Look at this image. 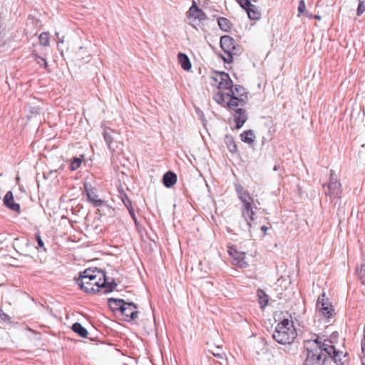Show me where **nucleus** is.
<instances>
[{
    "label": "nucleus",
    "mask_w": 365,
    "mask_h": 365,
    "mask_svg": "<svg viewBox=\"0 0 365 365\" xmlns=\"http://www.w3.org/2000/svg\"><path fill=\"white\" fill-rule=\"evenodd\" d=\"M304 346L307 350V357L304 365H327L333 361L336 365H345L349 363L348 354L336 349L332 341L319 340L318 336L304 340Z\"/></svg>",
    "instance_id": "nucleus-1"
},
{
    "label": "nucleus",
    "mask_w": 365,
    "mask_h": 365,
    "mask_svg": "<svg viewBox=\"0 0 365 365\" xmlns=\"http://www.w3.org/2000/svg\"><path fill=\"white\" fill-rule=\"evenodd\" d=\"M297 333L294 322L288 319H284L275 327L272 338L282 345L291 344L297 338Z\"/></svg>",
    "instance_id": "nucleus-2"
},
{
    "label": "nucleus",
    "mask_w": 365,
    "mask_h": 365,
    "mask_svg": "<svg viewBox=\"0 0 365 365\" xmlns=\"http://www.w3.org/2000/svg\"><path fill=\"white\" fill-rule=\"evenodd\" d=\"M334 314V309L325 293L321 294L316 304L315 317H319V321L328 324L331 322Z\"/></svg>",
    "instance_id": "nucleus-3"
},
{
    "label": "nucleus",
    "mask_w": 365,
    "mask_h": 365,
    "mask_svg": "<svg viewBox=\"0 0 365 365\" xmlns=\"http://www.w3.org/2000/svg\"><path fill=\"white\" fill-rule=\"evenodd\" d=\"M334 171L330 170L329 181L323 185L324 194L329 196L331 200L338 199L341 197V185L336 178H334Z\"/></svg>",
    "instance_id": "nucleus-4"
},
{
    "label": "nucleus",
    "mask_w": 365,
    "mask_h": 365,
    "mask_svg": "<svg viewBox=\"0 0 365 365\" xmlns=\"http://www.w3.org/2000/svg\"><path fill=\"white\" fill-rule=\"evenodd\" d=\"M106 272L101 269L95 267L94 269H86L83 272H80L79 278L77 279V284L79 287H83L88 284V281H94L99 278H105Z\"/></svg>",
    "instance_id": "nucleus-5"
},
{
    "label": "nucleus",
    "mask_w": 365,
    "mask_h": 365,
    "mask_svg": "<svg viewBox=\"0 0 365 365\" xmlns=\"http://www.w3.org/2000/svg\"><path fill=\"white\" fill-rule=\"evenodd\" d=\"M91 287H93L95 293L103 292L104 294L112 292L117 287L118 283L114 279L111 282H108L106 277L105 278H99L94 281H91Z\"/></svg>",
    "instance_id": "nucleus-6"
},
{
    "label": "nucleus",
    "mask_w": 365,
    "mask_h": 365,
    "mask_svg": "<svg viewBox=\"0 0 365 365\" xmlns=\"http://www.w3.org/2000/svg\"><path fill=\"white\" fill-rule=\"evenodd\" d=\"M83 188L88 202H91L94 207H102L104 205V200L98 198V195L96 194V189L91 183L84 182Z\"/></svg>",
    "instance_id": "nucleus-7"
},
{
    "label": "nucleus",
    "mask_w": 365,
    "mask_h": 365,
    "mask_svg": "<svg viewBox=\"0 0 365 365\" xmlns=\"http://www.w3.org/2000/svg\"><path fill=\"white\" fill-rule=\"evenodd\" d=\"M137 309L138 307L135 303L126 302L120 313L125 317V321L130 322L138 317V312Z\"/></svg>",
    "instance_id": "nucleus-8"
},
{
    "label": "nucleus",
    "mask_w": 365,
    "mask_h": 365,
    "mask_svg": "<svg viewBox=\"0 0 365 365\" xmlns=\"http://www.w3.org/2000/svg\"><path fill=\"white\" fill-rule=\"evenodd\" d=\"M227 96L229 98V101L226 102V106L230 110H233L234 109H237L239 106L243 107L247 103V99L245 98H238L233 93V91H229L227 93Z\"/></svg>",
    "instance_id": "nucleus-9"
},
{
    "label": "nucleus",
    "mask_w": 365,
    "mask_h": 365,
    "mask_svg": "<svg viewBox=\"0 0 365 365\" xmlns=\"http://www.w3.org/2000/svg\"><path fill=\"white\" fill-rule=\"evenodd\" d=\"M188 17L190 19H192L194 22L197 21L200 22L207 19L206 14L198 7L197 3L195 1H192V6L189 9Z\"/></svg>",
    "instance_id": "nucleus-10"
},
{
    "label": "nucleus",
    "mask_w": 365,
    "mask_h": 365,
    "mask_svg": "<svg viewBox=\"0 0 365 365\" xmlns=\"http://www.w3.org/2000/svg\"><path fill=\"white\" fill-rule=\"evenodd\" d=\"M227 252L229 255L233 258L236 265L241 268L248 266L245 261V254L244 252H238L235 248L231 247H228Z\"/></svg>",
    "instance_id": "nucleus-11"
},
{
    "label": "nucleus",
    "mask_w": 365,
    "mask_h": 365,
    "mask_svg": "<svg viewBox=\"0 0 365 365\" xmlns=\"http://www.w3.org/2000/svg\"><path fill=\"white\" fill-rule=\"evenodd\" d=\"M219 76L220 81L217 88L219 89L233 91V83L228 73L224 71H216Z\"/></svg>",
    "instance_id": "nucleus-12"
},
{
    "label": "nucleus",
    "mask_w": 365,
    "mask_h": 365,
    "mask_svg": "<svg viewBox=\"0 0 365 365\" xmlns=\"http://www.w3.org/2000/svg\"><path fill=\"white\" fill-rule=\"evenodd\" d=\"M232 111L235 112L234 120L236 123L235 128H241L247 120V114L246 110L242 108H237L234 109Z\"/></svg>",
    "instance_id": "nucleus-13"
},
{
    "label": "nucleus",
    "mask_w": 365,
    "mask_h": 365,
    "mask_svg": "<svg viewBox=\"0 0 365 365\" xmlns=\"http://www.w3.org/2000/svg\"><path fill=\"white\" fill-rule=\"evenodd\" d=\"M220 47L226 55L231 49H235V39L230 36H222L220 38Z\"/></svg>",
    "instance_id": "nucleus-14"
},
{
    "label": "nucleus",
    "mask_w": 365,
    "mask_h": 365,
    "mask_svg": "<svg viewBox=\"0 0 365 365\" xmlns=\"http://www.w3.org/2000/svg\"><path fill=\"white\" fill-rule=\"evenodd\" d=\"M113 134H115V132L110 128H106L103 133L106 145L111 151H114L116 147Z\"/></svg>",
    "instance_id": "nucleus-15"
},
{
    "label": "nucleus",
    "mask_w": 365,
    "mask_h": 365,
    "mask_svg": "<svg viewBox=\"0 0 365 365\" xmlns=\"http://www.w3.org/2000/svg\"><path fill=\"white\" fill-rule=\"evenodd\" d=\"M4 204L11 210L15 211L19 214L20 213V205L19 204L14 202L13 193L11 191L7 192L5 195L4 197Z\"/></svg>",
    "instance_id": "nucleus-16"
},
{
    "label": "nucleus",
    "mask_w": 365,
    "mask_h": 365,
    "mask_svg": "<svg viewBox=\"0 0 365 365\" xmlns=\"http://www.w3.org/2000/svg\"><path fill=\"white\" fill-rule=\"evenodd\" d=\"M126 302H125L123 299H117V298H113V297H110V298L108 299V304L109 306V308L113 312H120L123 306H125L126 304Z\"/></svg>",
    "instance_id": "nucleus-17"
},
{
    "label": "nucleus",
    "mask_w": 365,
    "mask_h": 365,
    "mask_svg": "<svg viewBox=\"0 0 365 365\" xmlns=\"http://www.w3.org/2000/svg\"><path fill=\"white\" fill-rule=\"evenodd\" d=\"M177 182V175L173 171L166 172L163 177V183L167 188L172 187Z\"/></svg>",
    "instance_id": "nucleus-18"
},
{
    "label": "nucleus",
    "mask_w": 365,
    "mask_h": 365,
    "mask_svg": "<svg viewBox=\"0 0 365 365\" xmlns=\"http://www.w3.org/2000/svg\"><path fill=\"white\" fill-rule=\"evenodd\" d=\"M235 192H237V197L240 201L243 200H250L252 197L250 196L249 192L245 190L242 185L238 182L234 184Z\"/></svg>",
    "instance_id": "nucleus-19"
},
{
    "label": "nucleus",
    "mask_w": 365,
    "mask_h": 365,
    "mask_svg": "<svg viewBox=\"0 0 365 365\" xmlns=\"http://www.w3.org/2000/svg\"><path fill=\"white\" fill-rule=\"evenodd\" d=\"M178 61L185 71H190L192 67L191 62L187 55L184 53H179L178 54Z\"/></svg>",
    "instance_id": "nucleus-20"
},
{
    "label": "nucleus",
    "mask_w": 365,
    "mask_h": 365,
    "mask_svg": "<svg viewBox=\"0 0 365 365\" xmlns=\"http://www.w3.org/2000/svg\"><path fill=\"white\" fill-rule=\"evenodd\" d=\"M225 143L227 145L228 150L231 153L235 154V153H237L238 149H237V144L234 140V138L231 135H230V134L225 135Z\"/></svg>",
    "instance_id": "nucleus-21"
},
{
    "label": "nucleus",
    "mask_w": 365,
    "mask_h": 365,
    "mask_svg": "<svg viewBox=\"0 0 365 365\" xmlns=\"http://www.w3.org/2000/svg\"><path fill=\"white\" fill-rule=\"evenodd\" d=\"M241 53V48L239 45L235 43V49H231L230 51L228 52L226 56H222V60L226 63H230L233 61L234 56H237Z\"/></svg>",
    "instance_id": "nucleus-22"
},
{
    "label": "nucleus",
    "mask_w": 365,
    "mask_h": 365,
    "mask_svg": "<svg viewBox=\"0 0 365 365\" xmlns=\"http://www.w3.org/2000/svg\"><path fill=\"white\" fill-rule=\"evenodd\" d=\"M255 215V211L252 210H248L242 212V217L245 219L248 226L249 231L251 232L252 227V222H254V215Z\"/></svg>",
    "instance_id": "nucleus-23"
},
{
    "label": "nucleus",
    "mask_w": 365,
    "mask_h": 365,
    "mask_svg": "<svg viewBox=\"0 0 365 365\" xmlns=\"http://www.w3.org/2000/svg\"><path fill=\"white\" fill-rule=\"evenodd\" d=\"M240 139L242 142L251 144L255 141V135L252 130H248L240 134Z\"/></svg>",
    "instance_id": "nucleus-24"
},
{
    "label": "nucleus",
    "mask_w": 365,
    "mask_h": 365,
    "mask_svg": "<svg viewBox=\"0 0 365 365\" xmlns=\"http://www.w3.org/2000/svg\"><path fill=\"white\" fill-rule=\"evenodd\" d=\"M72 330L73 332L77 334L78 336L81 337H87V335L88 334L87 329L82 326V324L79 322H75L73 324L71 327Z\"/></svg>",
    "instance_id": "nucleus-25"
},
{
    "label": "nucleus",
    "mask_w": 365,
    "mask_h": 365,
    "mask_svg": "<svg viewBox=\"0 0 365 365\" xmlns=\"http://www.w3.org/2000/svg\"><path fill=\"white\" fill-rule=\"evenodd\" d=\"M233 93L238 98H245L248 100V93L245 88L240 85H233Z\"/></svg>",
    "instance_id": "nucleus-26"
},
{
    "label": "nucleus",
    "mask_w": 365,
    "mask_h": 365,
    "mask_svg": "<svg viewBox=\"0 0 365 365\" xmlns=\"http://www.w3.org/2000/svg\"><path fill=\"white\" fill-rule=\"evenodd\" d=\"M218 26L224 31L228 32L231 29V22L225 17H220L217 19Z\"/></svg>",
    "instance_id": "nucleus-27"
},
{
    "label": "nucleus",
    "mask_w": 365,
    "mask_h": 365,
    "mask_svg": "<svg viewBox=\"0 0 365 365\" xmlns=\"http://www.w3.org/2000/svg\"><path fill=\"white\" fill-rule=\"evenodd\" d=\"M257 296L262 308L264 307L268 302V295L261 289H258Z\"/></svg>",
    "instance_id": "nucleus-28"
},
{
    "label": "nucleus",
    "mask_w": 365,
    "mask_h": 365,
    "mask_svg": "<svg viewBox=\"0 0 365 365\" xmlns=\"http://www.w3.org/2000/svg\"><path fill=\"white\" fill-rule=\"evenodd\" d=\"M249 19L252 20H257L260 18V13L257 9L256 6L253 4V6H251L249 9L246 11Z\"/></svg>",
    "instance_id": "nucleus-29"
},
{
    "label": "nucleus",
    "mask_w": 365,
    "mask_h": 365,
    "mask_svg": "<svg viewBox=\"0 0 365 365\" xmlns=\"http://www.w3.org/2000/svg\"><path fill=\"white\" fill-rule=\"evenodd\" d=\"M228 98L227 93H224L221 91L217 92V93L214 96V100L220 106H225V98Z\"/></svg>",
    "instance_id": "nucleus-30"
},
{
    "label": "nucleus",
    "mask_w": 365,
    "mask_h": 365,
    "mask_svg": "<svg viewBox=\"0 0 365 365\" xmlns=\"http://www.w3.org/2000/svg\"><path fill=\"white\" fill-rule=\"evenodd\" d=\"M359 280L361 284L365 285V264H361V266L356 270Z\"/></svg>",
    "instance_id": "nucleus-31"
},
{
    "label": "nucleus",
    "mask_w": 365,
    "mask_h": 365,
    "mask_svg": "<svg viewBox=\"0 0 365 365\" xmlns=\"http://www.w3.org/2000/svg\"><path fill=\"white\" fill-rule=\"evenodd\" d=\"M82 160L80 158L75 157L73 158L70 163L69 168L71 170L74 171L76 170L81 165Z\"/></svg>",
    "instance_id": "nucleus-32"
},
{
    "label": "nucleus",
    "mask_w": 365,
    "mask_h": 365,
    "mask_svg": "<svg viewBox=\"0 0 365 365\" xmlns=\"http://www.w3.org/2000/svg\"><path fill=\"white\" fill-rule=\"evenodd\" d=\"M242 203V206L241 208V212L248 210H252L254 208V204H253V200H243L241 201Z\"/></svg>",
    "instance_id": "nucleus-33"
},
{
    "label": "nucleus",
    "mask_w": 365,
    "mask_h": 365,
    "mask_svg": "<svg viewBox=\"0 0 365 365\" xmlns=\"http://www.w3.org/2000/svg\"><path fill=\"white\" fill-rule=\"evenodd\" d=\"M240 6L245 11L249 9L251 6H253V4L251 3L250 0H237Z\"/></svg>",
    "instance_id": "nucleus-34"
},
{
    "label": "nucleus",
    "mask_w": 365,
    "mask_h": 365,
    "mask_svg": "<svg viewBox=\"0 0 365 365\" xmlns=\"http://www.w3.org/2000/svg\"><path fill=\"white\" fill-rule=\"evenodd\" d=\"M122 201L123 205L125 206V207L128 209V212L131 210V209H134L132 205L131 200L128 198V197L125 195L123 197H122Z\"/></svg>",
    "instance_id": "nucleus-35"
},
{
    "label": "nucleus",
    "mask_w": 365,
    "mask_h": 365,
    "mask_svg": "<svg viewBox=\"0 0 365 365\" xmlns=\"http://www.w3.org/2000/svg\"><path fill=\"white\" fill-rule=\"evenodd\" d=\"M80 287L86 293L95 294V290L93 289V287H91V284L89 281H88V284H86V285H83V287Z\"/></svg>",
    "instance_id": "nucleus-36"
},
{
    "label": "nucleus",
    "mask_w": 365,
    "mask_h": 365,
    "mask_svg": "<svg viewBox=\"0 0 365 365\" xmlns=\"http://www.w3.org/2000/svg\"><path fill=\"white\" fill-rule=\"evenodd\" d=\"M365 11V1H359L356 14L361 16Z\"/></svg>",
    "instance_id": "nucleus-37"
},
{
    "label": "nucleus",
    "mask_w": 365,
    "mask_h": 365,
    "mask_svg": "<svg viewBox=\"0 0 365 365\" xmlns=\"http://www.w3.org/2000/svg\"><path fill=\"white\" fill-rule=\"evenodd\" d=\"M11 319L10 317L4 312V311L0 308V321L3 322H9Z\"/></svg>",
    "instance_id": "nucleus-38"
},
{
    "label": "nucleus",
    "mask_w": 365,
    "mask_h": 365,
    "mask_svg": "<svg viewBox=\"0 0 365 365\" xmlns=\"http://www.w3.org/2000/svg\"><path fill=\"white\" fill-rule=\"evenodd\" d=\"M306 9L305 3L304 0H301L298 5V12L299 14H302Z\"/></svg>",
    "instance_id": "nucleus-39"
},
{
    "label": "nucleus",
    "mask_w": 365,
    "mask_h": 365,
    "mask_svg": "<svg viewBox=\"0 0 365 365\" xmlns=\"http://www.w3.org/2000/svg\"><path fill=\"white\" fill-rule=\"evenodd\" d=\"M361 346L362 352L364 354V358L361 359V362H362V365H365V336L363 338V339L361 340Z\"/></svg>",
    "instance_id": "nucleus-40"
},
{
    "label": "nucleus",
    "mask_w": 365,
    "mask_h": 365,
    "mask_svg": "<svg viewBox=\"0 0 365 365\" xmlns=\"http://www.w3.org/2000/svg\"><path fill=\"white\" fill-rule=\"evenodd\" d=\"M35 238H36V241L38 242V246L40 247H43L44 242H43V240L41 239L39 233H36L35 234Z\"/></svg>",
    "instance_id": "nucleus-41"
},
{
    "label": "nucleus",
    "mask_w": 365,
    "mask_h": 365,
    "mask_svg": "<svg viewBox=\"0 0 365 365\" xmlns=\"http://www.w3.org/2000/svg\"><path fill=\"white\" fill-rule=\"evenodd\" d=\"M128 212H129L132 220H133L135 225H138V220H137V217L135 216L134 209H131V210H130Z\"/></svg>",
    "instance_id": "nucleus-42"
},
{
    "label": "nucleus",
    "mask_w": 365,
    "mask_h": 365,
    "mask_svg": "<svg viewBox=\"0 0 365 365\" xmlns=\"http://www.w3.org/2000/svg\"><path fill=\"white\" fill-rule=\"evenodd\" d=\"M44 35H46V33L43 32L39 36V41L41 46H46V39L43 38Z\"/></svg>",
    "instance_id": "nucleus-43"
},
{
    "label": "nucleus",
    "mask_w": 365,
    "mask_h": 365,
    "mask_svg": "<svg viewBox=\"0 0 365 365\" xmlns=\"http://www.w3.org/2000/svg\"><path fill=\"white\" fill-rule=\"evenodd\" d=\"M36 58H39L41 61H38V63L41 64L43 68H46V59L38 56H36Z\"/></svg>",
    "instance_id": "nucleus-44"
},
{
    "label": "nucleus",
    "mask_w": 365,
    "mask_h": 365,
    "mask_svg": "<svg viewBox=\"0 0 365 365\" xmlns=\"http://www.w3.org/2000/svg\"><path fill=\"white\" fill-rule=\"evenodd\" d=\"M56 35L57 36L56 43H57V46L59 47V44L63 43V37L60 38L58 36V33H56Z\"/></svg>",
    "instance_id": "nucleus-45"
},
{
    "label": "nucleus",
    "mask_w": 365,
    "mask_h": 365,
    "mask_svg": "<svg viewBox=\"0 0 365 365\" xmlns=\"http://www.w3.org/2000/svg\"><path fill=\"white\" fill-rule=\"evenodd\" d=\"M84 49V48L83 46H79L78 47V51H77V55L78 56V57L80 58L81 60H84V57L81 56L80 52L81 50Z\"/></svg>",
    "instance_id": "nucleus-46"
},
{
    "label": "nucleus",
    "mask_w": 365,
    "mask_h": 365,
    "mask_svg": "<svg viewBox=\"0 0 365 365\" xmlns=\"http://www.w3.org/2000/svg\"><path fill=\"white\" fill-rule=\"evenodd\" d=\"M268 228L267 226L265 225H262L261 227V230L263 232L264 234H266Z\"/></svg>",
    "instance_id": "nucleus-47"
},
{
    "label": "nucleus",
    "mask_w": 365,
    "mask_h": 365,
    "mask_svg": "<svg viewBox=\"0 0 365 365\" xmlns=\"http://www.w3.org/2000/svg\"><path fill=\"white\" fill-rule=\"evenodd\" d=\"M212 78L215 81H218L220 78H219V76L217 75V73H215V76H212Z\"/></svg>",
    "instance_id": "nucleus-48"
},
{
    "label": "nucleus",
    "mask_w": 365,
    "mask_h": 365,
    "mask_svg": "<svg viewBox=\"0 0 365 365\" xmlns=\"http://www.w3.org/2000/svg\"><path fill=\"white\" fill-rule=\"evenodd\" d=\"M279 169H280V166H279V165H275L274 166V168H273V170H274V171H277V170H279Z\"/></svg>",
    "instance_id": "nucleus-49"
},
{
    "label": "nucleus",
    "mask_w": 365,
    "mask_h": 365,
    "mask_svg": "<svg viewBox=\"0 0 365 365\" xmlns=\"http://www.w3.org/2000/svg\"><path fill=\"white\" fill-rule=\"evenodd\" d=\"M56 171H57L56 170H50L48 175H51L52 174L56 173Z\"/></svg>",
    "instance_id": "nucleus-50"
},
{
    "label": "nucleus",
    "mask_w": 365,
    "mask_h": 365,
    "mask_svg": "<svg viewBox=\"0 0 365 365\" xmlns=\"http://www.w3.org/2000/svg\"><path fill=\"white\" fill-rule=\"evenodd\" d=\"M39 175H40L39 173H38L36 175V182L38 184L39 183Z\"/></svg>",
    "instance_id": "nucleus-51"
},
{
    "label": "nucleus",
    "mask_w": 365,
    "mask_h": 365,
    "mask_svg": "<svg viewBox=\"0 0 365 365\" xmlns=\"http://www.w3.org/2000/svg\"><path fill=\"white\" fill-rule=\"evenodd\" d=\"M197 113H198V115H199L200 117L203 116V113H202V111H199V112H198V111H197Z\"/></svg>",
    "instance_id": "nucleus-52"
},
{
    "label": "nucleus",
    "mask_w": 365,
    "mask_h": 365,
    "mask_svg": "<svg viewBox=\"0 0 365 365\" xmlns=\"http://www.w3.org/2000/svg\"><path fill=\"white\" fill-rule=\"evenodd\" d=\"M214 355L216 356L218 358H222V355L220 354H214Z\"/></svg>",
    "instance_id": "nucleus-53"
},
{
    "label": "nucleus",
    "mask_w": 365,
    "mask_h": 365,
    "mask_svg": "<svg viewBox=\"0 0 365 365\" xmlns=\"http://www.w3.org/2000/svg\"><path fill=\"white\" fill-rule=\"evenodd\" d=\"M46 42H47V46H48L49 44V39H48V36H47V40H46Z\"/></svg>",
    "instance_id": "nucleus-54"
},
{
    "label": "nucleus",
    "mask_w": 365,
    "mask_h": 365,
    "mask_svg": "<svg viewBox=\"0 0 365 365\" xmlns=\"http://www.w3.org/2000/svg\"><path fill=\"white\" fill-rule=\"evenodd\" d=\"M42 177H43V178H46V175H45V173H43V174H42Z\"/></svg>",
    "instance_id": "nucleus-55"
},
{
    "label": "nucleus",
    "mask_w": 365,
    "mask_h": 365,
    "mask_svg": "<svg viewBox=\"0 0 365 365\" xmlns=\"http://www.w3.org/2000/svg\"><path fill=\"white\" fill-rule=\"evenodd\" d=\"M314 18H315V19H320V16L317 15V16H314Z\"/></svg>",
    "instance_id": "nucleus-56"
},
{
    "label": "nucleus",
    "mask_w": 365,
    "mask_h": 365,
    "mask_svg": "<svg viewBox=\"0 0 365 365\" xmlns=\"http://www.w3.org/2000/svg\"><path fill=\"white\" fill-rule=\"evenodd\" d=\"M53 137H50V138H47V140H50L53 138Z\"/></svg>",
    "instance_id": "nucleus-57"
},
{
    "label": "nucleus",
    "mask_w": 365,
    "mask_h": 365,
    "mask_svg": "<svg viewBox=\"0 0 365 365\" xmlns=\"http://www.w3.org/2000/svg\"><path fill=\"white\" fill-rule=\"evenodd\" d=\"M252 1H253L254 2H256V1H257V0H252Z\"/></svg>",
    "instance_id": "nucleus-58"
}]
</instances>
